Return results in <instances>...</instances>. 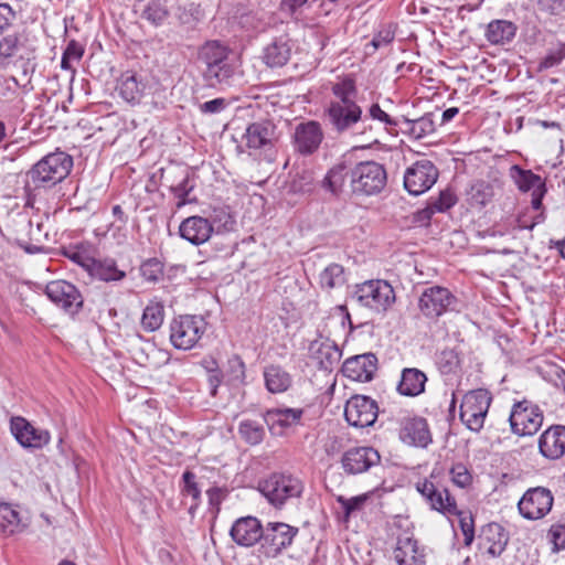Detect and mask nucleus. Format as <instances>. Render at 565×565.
Returning a JSON list of instances; mask_svg holds the SVG:
<instances>
[{
  "label": "nucleus",
  "mask_w": 565,
  "mask_h": 565,
  "mask_svg": "<svg viewBox=\"0 0 565 565\" xmlns=\"http://www.w3.org/2000/svg\"><path fill=\"white\" fill-rule=\"evenodd\" d=\"M168 15V10L159 2H150L142 12V18L148 20L153 25L162 24Z\"/></svg>",
  "instance_id": "obj_53"
},
{
  "label": "nucleus",
  "mask_w": 565,
  "mask_h": 565,
  "mask_svg": "<svg viewBox=\"0 0 565 565\" xmlns=\"http://www.w3.org/2000/svg\"><path fill=\"white\" fill-rule=\"evenodd\" d=\"M509 533L495 522L484 525L479 536V548L490 557H499L507 548Z\"/></svg>",
  "instance_id": "obj_25"
},
{
  "label": "nucleus",
  "mask_w": 565,
  "mask_h": 565,
  "mask_svg": "<svg viewBox=\"0 0 565 565\" xmlns=\"http://www.w3.org/2000/svg\"><path fill=\"white\" fill-rule=\"evenodd\" d=\"M364 117H367L377 120L382 122L384 126H394L396 127L398 125V121L391 117L386 111H384L379 104H373L367 111V115Z\"/></svg>",
  "instance_id": "obj_62"
},
{
  "label": "nucleus",
  "mask_w": 565,
  "mask_h": 565,
  "mask_svg": "<svg viewBox=\"0 0 565 565\" xmlns=\"http://www.w3.org/2000/svg\"><path fill=\"white\" fill-rule=\"evenodd\" d=\"M18 19V11L14 10L9 3L0 2V36L14 24Z\"/></svg>",
  "instance_id": "obj_55"
},
{
  "label": "nucleus",
  "mask_w": 565,
  "mask_h": 565,
  "mask_svg": "<svg viewBox=\"0 0 565 565\" xmlns=\"http://www.w3.org/2000/svg\"><path fill=\"white\" fill-rule=\"evenodd\" d=\"M28 523L21 518L20 512L10 503H0V532L11 536L23 532Z\"/></svg>",
  "instance_id": "obj_35"
},
{
  "label": "nucleus",
  "mask_w": 565,
  "mask_h": 565,
  "mask_svg": "<svg viewBox=\"0 0 565 565\" xmlns=\"http://www.w3.org/2000/svg\"><path fill=\"white\" fill-rule=\"evenodd\" d=\"M140 273L147 281L156 282L163 275V264L158 258H149L141 264Z\"/></svg>",
  "instance_id": "obj_52"
},
{
  "label": "nucleus",
  "mask_w": 565,
  "mask_h": 565,
  "mask_svg": "<svg viewBox=\"0 0 565 565\" xmlns=\"http://www.w3.org/2000/svg\"><path fill=\"white\" fill-rule=\"evenodd\" d=\"M248 149H271L279 139L277 127L271 119L263 118L250 122L243 136Z\"/></svg>",
  "instance_id": "obj_18"
},
{
  "label": "nucleus",
  "mask_w": 565,
  "mask_h": 565,
  "mask_svg": "<svg viewBox=\"0 0 565 565\" xmlns=\"http://www.w3.org/2000/svg\"><path fill=\"white\" fill-rule=\"evenodd\" d=\"M88 274L103 281H119L125 278V271L118 269L114 259L96 260L90 266Z\"/></svg>",
  "instance_id": "obj_39"
},
{
  "label": "nucleus",
  "mask_w": 565,
  "mask_h": 565,
  "mask_svg": "<svg viewBox=\"0 0 565 565\" xmlns=\"http://www.w3.org/2000/svg\"><path fill=\"white\" fill-rule=\"evenodd\" d=\"M387 183V173L383 164L370 160L351 167L349 188L352 195L371 196L383 191Z\"/></svg>",
  "instance_id": "obj_5"
},
{
  "label": "nucleus",
  "mask_w": 565,
  "mask_h": 565,
  "mask_svg": "<svg viewBox=\"0 0 565 565\" xmlns=\"http://www.w3.org/2000/svg\"><path fill=\"white\" fill-rule=\"evenodd\" d=\"M539 452L547 460H558L565 456V426L552 425L537 440Z\"/></svg>",
  "instance_id": "obj_23"
},
{
  "label": "nucleus",
  "mask_w": 565,
  "mask_h": 565,
  "mask_svg": "<svg viewBox=\"0 0 565 565\" xmlns=\"http://www.w3.org/2000/svg\"><path fill=\"white\" fill-rule=\"evenodd\" d=\"M350 299L362 307L382 312L394 303L395 292L386 280L372 279L356 285Z\"/></svg>",
  "instance_id": "obj_7"
},
{
  "label": "nucleus",
  "mask_w": 565,
  "mask_h": 565,
  "mask_svg": "<svg viewBox=\"0 0 565 565\" xmlns=\"http://www.w3.org/2000/svg\"><path fill=\"white\" fill-rule=\"evenodd\" d=\"M266 388L273 393H284L291 385V376L279 365H268L264 370Z\"/></svg>",
  "instance_id": "obj_38"
},
{
  "label": "nucleus",
  "mask_w": 565,
  "mask_h": 565,
  "mask_svg": "<svg viewBox=\"0 0 565 565\" xmlns=\"http://www.w3.org/2000/svg\"><path fill=\"white\" fill-rule=\"evenodd\" d=\"M367 497L365 494L352 497L350 499L343 495L337 497V502L341 504L345 518H349L353 512L360 510L365 503Z\"/></svg>",
  "instance_id": "obj_57"
},
{
  "label": "nucleus",
  "mask_w": 565,
  "mask_h": 565,
  "mask_svg": "<svg viewBox=\"0 0 565 565\" xmlns=\"http://www.w3.org/2000/svg\"><path fill=\"white\" fill-rule=\"evenodd\" d=\"M327 119L332 129L338 134L365 136V141L372 142V128L367 124V117H363L362 108L356 103L343 105H329Z\"/></svg>",
  "instance_id": "obj_4"
},
{
  "label": "nucleus",
  "mask_w": 565,
  "mask_h": 565,
  "mask_svg": "<svg viewBox=\"0 0 565 565\" xmlns=\"http://www.w3.org/2000/svg\"><path fill=\"white\" fill-rule=\"evenodd\" d=\"M181 493L184 497H191L193 503L189 508V514L195 515V512L201 503V488L196 482V476L191 470H185L182 475Z\"/></svg>",
  "instance_id": "obj_42"
},
{
  "label": "nucleus",
  "mask_w": 565,
  "mask_h": 565,
  "mask_svg": "<svg viewBox=\"0 0 565 565\" xmlns=\"http://www.w3.org/2000/svg\"><path fill=\"white\" fill-rule=\"evenodd\" d=\"M271 17L264 10L248 12L242 17V24L244 28L255 31L264 32L270 25Z\"/></svg>",
  "instance_id": "obj_49"
},
{
  "label": "nucleus",
  "mask_w": 565,
  "mask_h": 565,
  "mask_svg": "<svg viewBox=\"0 0 565 565\" xmlns=\"http://www.w3.org/2000/svg\"><path fill=\"white\" fill-rule=\"evenodd\" d=\"M450 476L452 482L460 488L468 487L472 480L471 473L462 463L455 465L450 470Z\"/></svg>",
  "instance_id": "obj_60"
},
{
  "label": "nucleus",
  "mask_w": 565,
  "mask_h": 565,
  "mask_svg": "<svg viewBox=\"0 0 565 565\" xmlns=\"http://www.w3.org/2000/svg\"><path fill=\"white\" fill-rule=\"evenodd\" d=\"M377 370V358L373 353H365L347 359L342 365L344 376L356 382H369Z\"/></svg>",
  "instance_id": "obj_24"
},
{
  "label": "nucleus",
  "mask_w": 565,
  "mask_h": 565,
  "mask_svg": "<svg viewBox=\"0 0 565 565\" xmlns=\"http://www.w3.org/2000/svg\"><path fill=\"white\" fill-rule=\"evenodd\" d=\"M404 120L408 126L409 135L415 139H422L435 132V124L431 114H426L425 116L415 120L406 118Z\"/></svg>",
  "instance_id": "obj_47"
},
{
  "label": "nucleus",
  "mask_w": 565,
  "mask_h": 565,
  "mask_svg": "<svg viewBox=\"0 0 565 565\" xmlns=\"http://www.w3.org/2000/svg\"><path fill=\"white\" fill-rule=\"evenodd\" d=\"M213 232L214 227L211 221L198 215L185 218L179 227L181 237L193 245L205 243Z\"/></svg>",
  "instance_id": "obj_29"
},
{
  "label": "nucleus",
  "mask_w": 565,
  "mask_h": 565,
  "mask_svg": "<svg viewBox=\"0 0 565 565\" xmlns=\"http://www.w3.org/2000/svg\"><path fill=\"white\" fill-rule=\"evenodd\" d=\"M10 430L23 448L41 449L50 443V433L34 427L24 417L13 416L10 419Z\"/></svg>",
  "instance_id": "obj_19"
},
{
  "label": "nucleus",
  "mask_w": 565,
  "mask_h": 565,
  "mask_svg": "<svg viewBox=\"0 0 565 565\" xmlns=\"http://www.w3.org/2000/svg\"><path fill=\"white\" fill-rule=\"evenodd\" d=\"M15 223L23 228L29 227L30 242L24 238H17V243L20 247L29 254H38L45 249L43 244L49 241V234L43 233L42 223L38 222L35 227H33V222L24 216L19 217Z\"/></svg>",
  "instance_id": "obj_32"
},
{
  "label": "nucleus",
  "mask_w": 565,
  "mask_h": 565,
  "mask_svg": "<svg viewBox=\"0 0 565 565\" xmlns=\"http://www.w3.org/2000/svg\"><path fill=\"white\" fill-rule=\"evenodd\" d=\"M323 140V132L319 122L310 120L296 126L294 132L295 150L302 156L315 153Z\"/></svg>",
  "instance_id": "obj_21"
},
{
  "label": "nucleus",
  "mask_w": 565,
  "mask_h": 565,
  "mask_svg": "<svg viewBox=\"0 0 565 565\" xmlns=\"http://www.w3.org/2000/svg\"><path fill=\"white\" fill-rule=\"evenodd\" d=\"M73 159L63 151L46 154L26 173L33 189H49L62 182L71 172Z\"/></svg>",
  "instance_id": "obj_2"
},
{
  "label": "nucleus",
  "mask_w": 565,
  "mask_h": 565,
  "mask_svg": "<svg viewBox=\"0 0 565 565\" xmlns=\"http://www.w3.org/2000/svg\"><path fill=\"white\" fill-rule=\"evenodd\" d=\"M457 202V198L450 190L440 191L438 196L430 198L428 205L424 209L427 218H430L435 213H443L452 207Z\"/></svg>",
  "instance_id": "obj_44"
},
{
  "label": "nucleus",
  "mask_w": 565,
  "mask_h": 565,
  "mask_svg": "<svg viewBox=\"0 0 565 565\" xmlns=\"http://www.w3.org/2000/svg\"><path fill=\"white\" fill-rule=\"evenodd\" d=\"M426 382L427 376L420 370L404 369L397 384V392L404 396H417L424 392Z\"/></svg>",
  "instance_id": "obj_34"
},
{
  "label": "nucleus",
  "mask_w": 565,
  "mask_h": 565,
  "mask_svg": "<svg viewBox=\"0 0 565 565\" xmlns=\"http://www.w3.org/2000/svg\"><path fill=\"white\" fill-rule=\"evenodd\" d=\"M381 456L373 447H354L347 450L341 459L343 470L348 475H359L379 465Z\"/></svg>",
  "instance_id": "obj_20"
},
{
  "label": "nucleus",
  "mask_w": 565,
  "mask_h": 565,
  "mask_svg": "<svg viewBox=\"0 0 565 565\" xmlns=\"http://www.w3.org/2000/svg\"><path fill=\"white\" fill-rule=\"evenodd\" d=\"M416 490L424 498L431 510L439 513H457V502L448 489L431 479H424L416 483Z\"/></svg>",
  "instance_id": "obj_17"
},
{
  "label": "nucleus",
  "mask_w": 565,
  "mask_h": 565,
  "mask_svg": "<svg viewBox=\"0 0 565 565\" xmlns=\"http://www.w3.org/2000/svg\"><path fill=\"white\" fill-rule=\"evenodd\" d=\"M231 50L220 41L205 42L198 52V61L204 65L203 78L210 86L230 84L235 74Z\"/></svg>",
  "instance_id": "obj_1"
},
{
  "label": "nucleus",
  "mask_w": 565,
  "mask_h": 565,
  "mask_svg": "<svg viewBox=\"0 0 565 565\" xmlns=\"http://www.w3.org/2000/svg\"><path fill=\"white\" fill-rule=\"evenodd\" d=\"M320 370L332 372L340 363L342 352L331 340L313 341L309 348Z\"/></svg>",
  "instance_id": "obj_30"
},
{
  "label": "nucleus",
  "mask_w": 565,
  "mask_h": 565,
  "mask_svg": "<svg viewBox=\"0 0 565 565\" xmlns=\"http://www.w3.org/2000/svg\"><path fill=\"white\" fill-rule=\"evenodd\" d=\"M395 38V33L390 28L381 29L372 39L370 45L373 50H379L390 45Z\"/></svg>",
  "instance_id": "obj_63"
},
{
  "label": "nucleus",
  "mask_w": 565,
  "mask_h": 565,
  "mask_svg": "<svg viewBox=\"0 0 565 565\" xmlns=\"http://www.w3.org/2000/svg\"><path fill=\"white\" fill-rule=\"evenodd\" d=\"M332 94L335 100L330 105H343L349 103H356L355 97L358 94L355 82L352 78H344L332 86Z\"/></svg>",
  "instance_id": "obj_43"
},
{
  "label": "nucleus",
  "mask_w": 565,
  "mask_h": 565,
  "mask_svg": "<svg viewBox=\"0 0 565 565\" xmlns=\"http://www.w3.org/2000/svg\"><path fill=\"white\" fill-rule=\"evenodd\" d=\"M264 526L255 516H243L237 519L230 531L232 540L239 546L250 547L256 543L262 544Z\"/></svg>",
  "instance_id": "obj_22"
},
{
  "label": "nucleus",
  "mask_w": 565,
  "mask_h": 565,
  "mask_svg": "<svg viewBox=\"0 0 565 565\" xmlns=\"http://www.w3.org/2000/svg\"><path fill=\"white\" fill-rule=\"evenodd\" d=\"M509 175L516 185L520 192H535L542 186H546V182L539 174H535L532 170H526L518 164H513L509 170Z\"/></svg>",
  "instance_id": "obj_36"
},
{
  "label": "nucleus",
  "mask_w": 565,
  "mask_h": 565,
  "mask_svg": "<svg viewBox=\"0 0 565 565\" xmlns=\"http://www.w3.org/2000/svg\"><path fill=\"white\" fill-rule=\"evenodd\" d=\"M548 536L553 543V552L565 550V523L553 524L548 531Z\"/></svg>",
  "instance_id": "obj_61"
},
{
  "label": "nucleus",
  "mask_w": 565,
  "mask_h": 565,
  "mask_svg": "<svg viewBox=\"0 0 565 565\" xmlns=\"http://www.w3.org/2000/svg\"><path fill=\"white\" fill-rule=\"evenodd\" d=\"M351 181V167L347 161L334 164L321 181V188L334 198H345L351 193L349 182Z\"/></svg>",
  "instance_id": "obj_26"
},
{
  "label": "nucleus",
  "mask_w": 565,
  "mask_h": 565,
  "mask_svg": "<svg viewBox=\"0 0 565 565\" xmlns=\"http://www.w3.org/2000/svg\"><path fill=\"white\" fill-rule=\"evenodd\" d=\"M543 412L539 405L523 399L513 404L509 422L511 430L518 436H532L543 424Z\"/></svg>",
  "instance_id": "obj_11"
},
{
  "label": "nucleus",
  "mask_w": 565,
  "mask_h": 565,
  "mask_svg": "<svg viewBox=\"0 0 565 565\" xmlns=\"http://www.w3.org/2000/svg\"><path fill=\"white\" fill-rule=\"evenodd\" d=\"M63 255L73 263L86 269L87 271H89L90 266L94 264V258L90 257L87 250L82 246L76 245L64 247Z\"/></svg>",
  "instance_id": "obj_50"
},
{
  "label": "nucleus",
  "mask_w": 565,
  "mask_h": 565,
  "mask_svg": "<svg viewBox=\"0 0 565 565\" xmlns=\"http://www.w3.org/2000/svg\"><path fill=\"white\" fill-rule=\"evenodd\" d=\"M491 395L487 390L478 388L465 394L460 404V419L472 431H479L488 414Z\"/></svg>",
  "instance_id": "obj_9"
},
{
  "label": "nucleus",
  "mask_w": 565,
  "mask_h": 565,
  "mask_svg": "<svg viewBox=\"0 0 565 565\" xmlns=\"http://www.w3.org/2000/svg\"><path fill=\"white\" fill-rule=\"evenodd\" d=\"M565 60V44L558 49L551 51L539 63V71H545L559 65Z\"/></svg>",
  "instance_id": "obj_58"
},
{
  "label": "nucleus",
  "mask_w": 565,
  "mask_h": 565,
  "mask_svg": "<svg viewBox=\"0 0 565 565\" xmlns=\"http://www.w3.org/2000/svg\"><path fill=\"white\" fill-rule=\"evenodd\" d=\"M289 40L280 36L274 39L263 51V61L269 67H281L290 58Z\"/></svg>",
  "instance_id": "obj_33"
},
{
  "label": "nucleus",
  "mask_w": 565,
  "mask_h": 565,
  "mask_svg": "<svg viewBox=\"0 0 565 565\" xmlns=\"http://www.w3.org/2000/svg\"><path fill=\"white\" fill-rule=\"evenodd\" d=\"M446 515H457L459 518V526L463 534L465 545H471L475 539V521L472 514L470 512L460 511L457 508V513H447Z\"/></svg>",
  "instance_id": "obj_51"
},
{
  "label": "nucleus",
  "mask_w": 565,
  "mask_h": 565,
  "mask_svg": "<svg viewBox=\"0 0 565 565\" xmlns=\"http://www.w3.org/2000/svg\"><path fill=\"white\" fill-rule=\"evenodd\" d=\"M302 416V408L275 407L266 411L264 420L274 434L280 435L285 429L300 425Z\"/></svg>",
  "instance_id": "obj_27"
},
{
  "label": "nucleus",
  "mask_w": 565,
  "mask_h": 565,
  "mask_svg": "<svg viewBox=\"0 0 565 565\" xmlns=\"http://www.w3.org/2000/svg\"><path fill=\"white\" fill-rule=\"evenodd\" d=\"M554 503L552 491L545 487L527 489L518 503L520 514L526 520L543 519Z\"/></svg>",
  "instance_id": "obj_14"
},
{
  "label": "nucleus",
  "mask_w": 565,
  "mask_h": 565,
  "mask_svg": "<svg viewBox=\"0 0 565 565\" xmlns=\"http://www.w3.org/2000/svg\"><path fill=\"white\" fill-rule=\"evenodd\" d=\"M211 223L216 232L233 231L235 226V220L225 210H215Z\"/></svg>",
  "instance_id": "obj_56"
},
{
  "label": "nucleus",
  "mask_w": 565,
  "mask_h": 565,
  "mask_svg": "<svg viewBox=\"0 0 565 565\" xmlns=\"http://www.w3.org/2000/svg\"><path fill=\"white\" fill-rule=\"evenodd\" d=\"M403 443L425 448L431 443L427 420L423 417L405 418L399 430Z\"/></svg>",
  "instance_id": "obj_28"
},
{
  "label": "nucleus",
  "mask_w": 565,
  "mask_h": 565,
  "mask_svg": "<svg viewBox=\"0 0 565 565\" xmlns=\"http://www.w3.org/2000/svg\"><path fill=\"white\" fill-rule=\"evenodd\" d=\"M39 38L30 28L7 33L0 39V63L11 61L22 63L24 73L30 62L36 58Z\"/></svg>",
  "instance_id": "obj_3"
},
{
  "label": "nucleus",
  "mask_w": 565,
  "mask_h": 565,
  "mask_svg": "<svg viewBox=\"0 0 565 565\" xmlns=\"http://www.w3.org/2000/svg\"><path fill=\"white\" fill-rule=\"evenodd\" d=\"M437 364L444 374L454 372L459 365V356L452 349H445L437 355Z\"/></svg>",
  "instance_id": "obj_54"
},
{
  "label": "nucleus",
  "mask_w": 565,
  "mask_h": 565,
  "mask_svg": "<svg viewBox=\"0 0 565 565\" xmlns=\"http://www.w3.org/2000/svg\"><path fill=\"white\" fill-rule=\"evenodd\" d=\"M170 342L178 350L194 348L206 331V321L201 316L183 315L170 322Z\"/></svg>",
  "instance_id": "obj_8"
},
{
  "label": "nucleus",
  "mask_w": 565,
  "mask_h": 565,
  "mask_svg": "<svg viewBox=\"0 0 565 565\" xmlns=\"http://www.w3.org/2000/svg\"><path fill=\"white\" fill-rule=\"evenodd\" d=\"M258 490L273 507L281 509L287 502L299 499L305 486L292 475L273 473L259 482Z\"/></svg>",
  "instance_id": "obj_6"
},
{
  "label": "nucleus",
  "mask_w": 565,
  "mask_h": 565,
  "mask_svg": "<svg viewBox=\"0 0 565 565\" xmlns=\"http://www.w3.org/2000/svg\"><path fill=\"white\" fill-rule=\"evenodd\" d=\"M457 305V297L448 288L441 286L424 288L418 299V309L428 319H437L448 311H455Z\"/></svg>",
  "instance_id": "obj_10"
},
{
  "label": "nucleus",
  "mask_w": 565,
  "mask_h": 565,
  "mask_svg": "<svg viewBox=\"0 0 565 565\" xmlns=\"http://www.w3.org/2000/svg\"><path fill=\"white\" fill-rule=\"evenodd\" d=\"M299 529L284 522H268L264 526L260 548L267 557H277L281 552L288 548L295 537L298 535Z\"/></svg>",
  "instance_id": "obj_12"
},
{
  "label": "nucleus",
  "mask_w": 565,
  "mask_h": 565,
  "mask_svg": "<svg viewBox=\"0 0 565 565\" xmlns=\"http://www.w3.org/2000/svg\"><path fill=\"white\" fill-rule=\"evenodd\" d=\"M45 295L60 309L71 316L77 315L84 305L79 289L66 280H52L45 287Z\"/></svg>",
  "instance_id": "obj_13"
},
{
  "label": "nucleus",
  "mask_w": 565,
  "mask_h": 565,
  "mask_svg": "<svg viewBox=\"0 0 565 565\" xmlns=\"http://www.w3.org/2000/svg\"><path fill=\"white\" fill-rule=\"evenodd\" d=\"M313 189L315 172L307 168L297 170L290 182V190L294 193H310Z\"/></svg>",
  "instance_id": "obj_48"
},
{
  "label": "nucleus",
  "mask_w": 565,
  "mask_h": 565,
  "mask_svg": "<svg viewBox=\"0 0 565 565\" xmlns=\"http://www.w3.org/2000/svg\"><path fill=\"white\" fill-rule=\"evenodd\" d=\"M166 317L164 306L159 301H150L143 309L141 327L147 332L157 331Z\"/></svg>",
  "instance_id": "obj_40"
},
{
  "label": "nucleus",
  "mask_w": 565,
  "mask_h": 565,
  "mask_svg": "<svg viewBox=\"0 0 565 565\" xmlns=\"http://www.w3.org/2000/svg\"><path fill=\"white\" fill-rule=\"evenodd\" d=\"M438 169L427 159L416 161L404 174V188L412 195L428 191L437 181Z\"/></svg>",
  "instance_id": "obj_15"
},
{
  "label": "nucleus",
  "mask_w": 565,
  "mask_h": 565,
  "mask_svg": "<svg viewBox=\"0 0 565 565\" xmlns=\"http://www.w3.org/2000/svg\"><path fill=\"white\" fill-rule=\"evenodd\" d=\"M518 26L508 20H493L487 25L486 38L493 45H504L515 38Z\"/></svg>",
  "instance_id": "obj_37"
},
{
  "label": "nucleus",
  "mask_w": 565,
  "mask_h": 565,
  "mask_svg": "<svg viewBox=\"0 0 565 565\" xmlns=\"http://www.w3.org/2000/svg\"><path fill=\"white\" fill-rule=\"evenodd\" d=\"M145 84L139 82L135 74L127 73L122 75L119 85L118 94L128 103H137L142 96Z\"/></svg>",
  "instance_id": "obj_41"
},
{
  "label": "nucleus",
  "mask_w": 565,
  "mask_h": 565,
  "mask_svg": "<svg viewBox=\"0 0 565 565\" xmlns=\"http://www.w3.org/2000/svg\"><path fill=\"white\" fill-rule=\"evenodd\" d=\"M344 268L339 264H330L320 274V285L322 288L332 289L344 285Z\"/></svg>",
  "instance_id": "obj_46"
},
{
  "label": "nucleus",
  "mask_w": 565,
  "mask_h": 565,
  "mask_svg": "<svg viewBox=\"0 0 565 565\" xmlns=\"http://www.w3.org/2000/svg\"><path fill=\"white\" fill-rule=\"evenodd\" d=\"M492 196V189L486 182H478L471 188V199L479 205H486Z\"/></svg>",
  "instance_id": "obj_59"
},
{
  "label": "nucleus",
  "mask_w": 565,
  "mask_h": 565,
  "mask_svg": "<svg viewBox=\"0 0 565 565\" xmlns=\"http://www.w3.org/2000/svg\"><path fill=\"white\" fill-rule=\"evenodd\" d=\"M379 415L374 399L364 395H354L345 404L344 417L349 425L358 428L372 426Z\"/></svg>",
  "instance_id": "obj_16"
},
{
  "label": "nucleus",
  "mask_w": 565,
  "mask_h": 565,
  "mask_svg": "<svg viewBox=\"0 0 565 565\" xmlns=\"http://www.w3.org/2000/svg\"><path fill=\"white\" fill-rule=\"evenodd\" d=\"M227 106L225 98H214L212 100H207L205 103H202L199 106V109L202 114H218L225 109Z\"/></svg>",
  "instance_id": "obj_64"
},
{
  "label": "nucleus",
  "mask_w": 565,
  "mask_h": 565,
  "mask_svg": "<svg viewBox=\"0 0 565 565\" xmlns=\"http://www.w3.org/2000/svg\"><path fill=\"white\" fill-rule=\"evenodd\" d=\"M238 434L249 445H258L265 437L264 426L252 419H245L239 423Z\"/></svg>",
  "instance_id": "obj_45"
},
{
  "label": "nucleus",
  "mask_w": 565,
  "mask_h": 565,
  "mask_svg": "<svg viewBox=\"0 0 565 565\" xmlns=\"http://www.w3.org/2000/svg\"><path fill=\"white\" fill-rule=\"evenodd\" d=\"M394 558L398 565H425V554L413 536L402 535L397 539Z\"/></svg>",
  "instance_id": "obj_31"
}]
</instances>
